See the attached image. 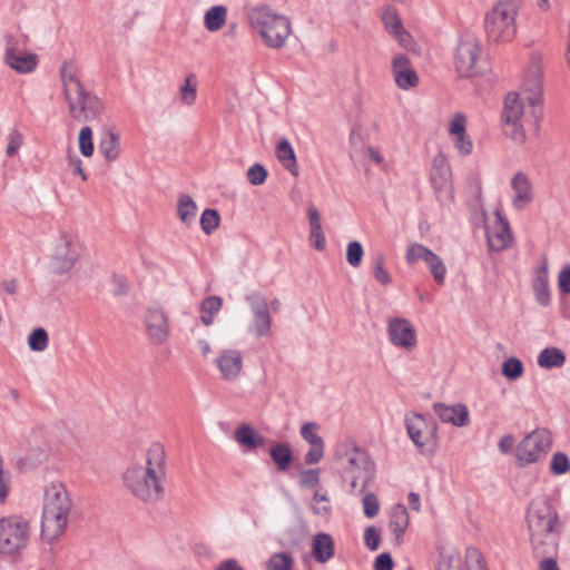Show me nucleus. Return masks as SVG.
Segmentation results:
<instances>
[{
	"label": "nucleus",
	"mask_w": 570,
	"mask_h": 570,
	"mask_svg": "<svg viewBox=\"0 0 570 570\" xmlns=\"http://www.w3.org/2000/svg\"><path fill=\"white\" fill-rule=\"evenodd\" d=\"M542 83L540 75L534 71L531 78L523 82L522 94L509 92L504 99L502 111L503 132L515 144L525 141L524 127L539 129L543 117Z\"/></svg>",
	"instance_id": "nucleus-1"
},
{
	"label": "nucleus",
	"mask_w": 570,
	"mask_h": 570,
	"mask_svg": "<svg viewBox=\"0 0 570 570\" xmlns=\"http://www.w3.org/2000/svg\"><path fill=\"white\" fill-rule=\"evenodd\" d=\"M166 452L160 443H153L142 463L128 466L121 481L125 489L138 501L154 504L166 493Z\"/></svg>",
	"instance_id": "nucleus-2"
},
{
	"label": "nucleus",
	"mask_w": 570,
	"mask_h": 570,
	"mask_svg": "<svg viewBox=\"0 0 570 570\" xmlns=\"http://www.w3.org/2000/svg\"><path fill=\"white\" fill-rule=\"evenodd\" d=\"M525 519L534 554H556L562 523L551 502L544 497L534 498L528 507Z\"/></svg>",
	"instance_id": "nucleus-3"
},
{
	"label": "nucleus",
	"mask_w": 570,
	"mask_h": 570,
	"mask_svg": "<svg viewBox=\"0 0 570 570\" xmlns=\"http://www.w3.org/2000/svg\"><path fill=\"white\" fill-rule=\"evenodd\" d=\"M62 94L70 117L78 122L98 119L104 110V101L88 90L80 79V68L75 60H66L60 68Z\"/></svg>",
	"instance_id": "nucleus-4"
},
{
	"label": "nucleus",
	"mask_w": 570,
	"mask_h": 570,
	"mask_svg": "<svg viewBox=\"0 0 570 570\" xmlns=\"http://www.w3.org/2000/svg\"><path fill=\"white\" fill-rule=\"evenodd\" d=\"M333 463L342 476L351 475V488L364 493L375 479V465L367 452L358 446L353 439L338 442L334 449Z\"/></svg>",
	"instance_id": "nucleus-5"
},
{
	"label": "nucleus",
	"mask_w": 570,
	"mask_h": 570,
	"mask_svg": "<svg viewBox=\"0 0 570 570\" xmlns=\"http://www.w3.org/2000/svg\"><path fill=\"white\" fill-rule=\"evenodd\" d=\"M73 503L61 482H51L46 487L41 515V538L53 542L66 531Z\"/></svg>",
	"instance_id": "nucleus-6"
},
{
	"label": "nucleus",
	"mask_w": 570,
	"mask_h": 570,
	"mask_svg": "<svg viewBox=\"0 0 570 570\" xmlns=\"http://www.w3.org/2000/svg\"><path fill=\"white\" fill-rule=\"evenodd\" d=\"M247 16L252 28L261 35L267 47L279 49L285 45L292 31L287 17L274 12L267 6L254 7Z\"/></svg>",
	"instance_id": "nucleus-7"
},
{
	"label": "nucleus",
	"mask_w": 570,
	"mask_h": 570,
	"mask_svg": "<svg viewBox=\"0 0 570 570\" xmlns=\"http://www.w3.org/2000/svg\"><path fill=\"white\" fill-rule=\"evenodd\" d=\"M520 7L521 0L497 1L484 18V30L489 41L505 43L515 37V19Z\"/></svg>",
	"instance_id": "nucleus-8"
},
{
	"label": "nucleus",
	"mask_w": 570,
	"mask_h": 570,
	"mask_svg": "<svg viewBox=\"0 0 570 570\" xmlns=\"http://www.w3.org/2000/svg\"><path fill=\"white\" fill-rule=\"evenodd\" d=\"M31 524L28 519L19 514L0 518V554L16 556L29 543Z\"/></svg>",
	"instance_id": "nucleus-9"
},
{
	"label": "nucleus",
	"mask_w": 570,
	"mask_h": 570,
	"mask_svg": "<svg viewBox=\"0 0 570 570\" xmlns=\"http://www.w3.org/2000/svg\"><path fill=\"white\" fill-rule=\"evenodd\" d=\"M405 428L409 438L422 454H434L438 446V426L433 420L410 412L405 415Z\"/></svg>",
	"instance_id": "nucleus-10"
},
{
	"label": "nucleus",
	"mask_w": 570,
	"mask_h": 570,
	"mask_svg": "<svg viewBox=\"0 0 570 570\" xmlns=\"http://www.w3.org/2000/svg\"><path fill=\"white\" fill-rule=\"evenodd\" d=\"M551 445L550 432L546 429H535L517 445L515 459L520 466L535 463L547 456Z\"/></svg>",
	"instance_id": "nucleus-11"
},
{
	"label": "nucleus",
	"mask_w": 570,
	"mask_h": 570,
	"mask_svg": "<svg viewBox=\"0 0 570 570\" xmlns=\"http://www.w3.org/2000/svg\"><path fill=\"white\" fill-rule=\"evenodd\" d=\"M481 56V45L476 36L464 33L459 40L454 65L461 77H472L479 72L478 60Z\"/></svg>",
	"instance_id": "nucleus-12"
},
{
	"label": "nucleus",
	"mask_w": 570,
	"mask_h": 570,
	"mask_svg": "<svg viewBox=\"0 0 570 570\" xmlns=\"http://www.w3.org/2000/svg\"><path fill=\"white\" fill-rule=\"evenodd\" d=\"M246 302L249 304L253 313L249 332H252L256 337L268 335L272 327V317L267 299L263 295L254 293L246 296Z\"/></svg>",
	"instance_id": "nucleus-13"
},
{
	"label": "nucleus",
	"mask_w": 570,
	"mask_h": 570,
	"mask_svg": "<svg viewBox=\"0 0 570 570\" xmlns=\"http://www.w3.org/2000/svg\"><path fill=\"white\" fill-rule=\"evenodd\" d=\"M386 330L392 345L406 352L415 348L417 343L416 331L409 320L403 317L391 318Z\"/></svg>",
	"instance_id": "nucleus-14"
},
{
	"label": "nucleus",
	"mask_w": 570,
	"mask_h": 570,
	"mask_svg": "<svg viewBox=\"0 0 570 570\" xmlns=\"http://www.w3.org/2000/svg\"><path fill=\"white\" fill-rule=\"evenodd\" d=\"M145 325L148 340L154 345L165 343L170 333L169 320L158 306H149L145 314Z\"/></svg>",
	"instance_id": "nucleus-15"
},
{
	"label": "nucleus",
	"mask_w": 570,
	"mask_h": 570,
	"mask_svg": "<svg viewBox=\"0 0 570 570\" xmlns=\"http://www.w3.org/2000/svg\"><path fill=\"white\" fill-rule=\"evenodd\" d=\"M495 219L492 224L487 225L488 246L493 252L507 249L512 243V234L508 219L497 209L494 212Z\"/></svg>",
	"instance_id": "nucleus-16"
},
{
	"label": "nucleus",
	"mask_w": 570,
	"mask_h": 570,
	"mask_svg": "<svg viewBox=\"0 0 570 570\" xmlns=\"http://www.w3.org/2000/svg\"><path fill=\"white\" fill-rule=\"evenodd\" d=\"M452 171L444 154L439 153L432 163L430 180L438 195H450L452 191Z\"/></svg>",
	"instance_id": "nucleus-17"
},
{
	"label": "nucleus",
	"mask_w": 570,
	"mask_h": 570,
	"mask_svg": "<svg viewBox=\"0 0 570 570\" xmlns=\"http://www.w3.org/2000/svg\"><path fill=\"white\" fill-rule=\"evenodd\" d=\"M79 257V250L71 236H63L62 244L58 247L52 259L51 268L56 274H62L70 271Z\"/></svg>",
	"instance_id": "nucleus-18"
},
{
	"label": "nucleus",
	"mask_w": 570,
	"mask_h": 570,
	"mask_svg": "<svg viewBox=\"0 0 570 570\" xmlns=\"http://www.w3.org/2000/svg\"><path fill=\"white\" fill-rule=\"evenodd\" d=\"M449 134L453 137V144L456 150L468 156L473 150V142L466 134V117L462 112L454 114L449 124Z\"/></svg>",
	"instance_id": "nucleus-19"
},
{
	"label": "nucleus",
	"mask_w": 570,
	"mask_h": 570,
	"mask_svg": "<svg viewBox=\"0 0 570 570\" xmlns=\"http://www.w3.org/2000/svg\"><path fill=\"white\" fill-rule=\"evenodd\" d=\"M392 70L395 83L403 90L416 87L419 77L415 70L411 67L410 59L405 55H397L392 61Z\"/></svg>",
	"instance_id": "nucleus-20"
},
{
	"label": "nucleus",
	"mask_w": 570,
	"mask_h": 570,
	"mask_svg": "<svg viewBox=\"0 0 570 570\" xmlns=\"http://www.w3.org/2000/svg\"><path fill=\"white\" fill-rule=\"evenodd\" d=\"M433 411L444 423H451L459 428L466 426L470 423L469 411L464 404L434 403Z\"/></svg>",
	"instance_id": "nucleus-21"
},
{
	"label": "nucleus",
	"mask_w": 570,
	"mask_h": 570,
	"mask_svg": "<svg viewBox=\"0 0 570 570\" xmlns=\"http://www.w3.org/2000/svg\"><path fill=\"white\" fill-rule=\"evenodd\" d=\"M511 188L514 191L512 205L515 209H524L533 199L532 185L523 171H518L511 179Z\"/></svg>",
	"instance_id": "nucleus-22"
},
{
	"label": "nucleus",
	"mask_w": 570,
	"mask_h": 570,
	"mask_svg": "<svg viewBox=\"0 0 570 570\" xmlns=\"http://www.w3.org/2000/svg\"><path fill=\"white\" fill-rule=\"evenodd\" d=\"M4 60L7 65L19 73L32 72L38 65L36 53H27L13 47H7Z\"/></svg>",
	"instance_id": "nucleus-23"
},
{
	"label": "nucleus",
	"mask_w": 570,
	"mask_h": 570,
	"mask_svg": "<svg viewBox=\"0 0 570 570\" xmlns=\"http://www.w3.org/2000/svg\"><path fill=\"white\" fill-rule=\"evenodd\" d=\"M217 366L225 380H235L243 367V356L239 351L224 350L216 361Z\"/></svg>",
	"instance_id": "nucleus-24"
},
{
	"label": "nucleus",
	"mask_w": 570,
	"mask_h": 570,
	"mask_svg": "<svg viewBox=\"0 0 570 570\" xmlns=\"http://www.w3.org/2000/svg\"><path fill=\"white\" fill-rule=\"evenodd\" d=\"M98 151L107 161L116 160L120 154L119 134L105 128L100 134Z\"/></svg>",
	"instance_id": "nucleus-25"
},
{
	"label": "nucleus",
	"mask_w": 570,
	"mask_h": 570,
	"mask_svg": "<svg viewBox=\"0 0 570 570\" xmlns=\"http://www.w3.org/2000/svg\"><path fill=\"white\" fill-rule=\"evenodd\" d=\"M537 302L542 306H548L551 302V294L548 278V263L543 261L541 267L537 271L532 283Z\"/></svg>",
	"instance_id": "nucleus-26"
},
{
	"label": "nucleus",
	"mask_w": 570,
	"mask_h": 570,
	"mask_svg": "<svg viewBox=\"0 0 570 570\" xmlns=\"http://www.w3.org/2000/svg\"><path fill=\"white\" fill-rule=\"evenodd\" d=\"M312 553L318 562H327L335 553L333 538L327 533L315 534L312 540Z\"/></svg>",
	"instance_id": "nucleus-27"
},
{
	"label": "nucleus",
	"mask_w": 570,
	"mask_h": 570,
	"mask_svg": "<svg viewBox=\"0 0 570 570\" xmlns=\"http://www.w3.org/2000/svg\"><path fill=\"white\" fill-rule=\"evenodd\" d=\"M307 216L311 227L309 239L317 250H323L326 246V239L321 224L320 212L314 205H311L307 208Z\"/></svg>",
	"instance_id": "nucleus-28"
},
{
	"label": "nucleus",
	"mask_w": 570,
	"mask_h": 570,
	"mask_svg": "<svg viewBox=\"0 0 570 570\" xmlns=\"http://www.w3.org/2000/svg\"><path fill=\"white\" fill-rule=\"evenodd\" d=\"M409 513L403 504L393 508L390 517L389 528L395 534L396 543L402 542L403 534L409 527Z\"/></svg>",
	"instance_id": "nucleus-29"
},
{
	"label": "nucleus",
	"mask_w": 570,
	"mask_h": 570,
	"mask_svg": "<svg viewBox=\"0 0 570 570\" xmlns=\"http://www.w3.org/2000/svg\"><path fill=\"white\" fill-rule=\"evenodd\" d=\"M275 155L285 169L294 176L298 175L296 155L287 139L284 138L277 144Z\"/></svg>",
	"instance_id": "nucleus-30"
},
{
	"label": "nucleus",
	"mask_w": 570,
	"mask_h": 570,
	"mask_svg": "<svg viewBox=\"0 0 570 570\" xmlns=\"http://www.w3.org/2000/svg\"><path fill=\"white\" fill-rule=\"evenodd\" d=\"M235 440L239 445L254 450L264 446L265 438L249 425H242L235 431Z\"/></svg>",
	"instance_id": "nucleus-31"
},
{
	"label": "nucleus",
	"mask_w": 570,
	"mask_h": 570,
	"mask_svg": "<svg viewBox=\"0 0 570 570\" xmlns=\"http://www.w3.org/2000/svg\"><path fill=\"white\" fill-rule=\"evenodd\" d=\"M269 455L281 472L287 471L293 462V452L287 443H276L273 445L269 449Z\"/></svg>",
	"instance_id": "nucleus-32"
},
{
	"label": "nucleus",
	"mask_w": 570,
	"mask_h": 570,
	"mask_svg": "<svg viewBox=\"0 0 570 570\" xmlns=\"http://www.w3.org/2000/svg\"><path fill=\"white\" fill-rule=\"evenodd\" d=\"M227 20V8L225 6H214L209 8L204 16V24L210 32L219 31Z\"/></svg>",
	"instance_id": "nucleus-33"
},
{
	"label": "nucleus",
	"mask_w": 570,
	"mask_h": 570,
	"mask_svg": "<svg viewBox=\"0 0 570 570\" xmlns=\"http://www.w3.org/2000/svg\"><path fill=\"white\" fill-rule=\"evenodd\" d=\"M537 362L542 368H558L566 363V354L558 347H546L539 353Z\"/></svg>",
	"instance_id": "nucleus-34"
},
{
	"label": "nucleus",
	"mask_w": 570,
	"mask_h": 570,
	"mask_svg": "<svg viewBox=\"0 0 570 570\" xmlns=\"http://www.w3.org/2000/svg\"><path fill=\"white\" fill-rule=\"evenodd\" d=\"M197 206L189 195H181L177 203V215L184 224L194 222Z\"/></svg>",
	"instance_id": "nucleus-35"
},
{
	"label": "nucleus",
	"mask_w": 570,
	"mask_h": 570,
	"mask_svg": "<svg viewBox=\"0 0 570 570\" xmlns=\"http://www.w3.org/2000/svg\"><path fill=\"white\" fill-rule=\"evenodd\" d=\"M197 98V80L194 73L186 77L184 85L179 88V99L183 105L191 106Z\"/></svg>",
	"instance_id": "nucleus-36"
},
{
	"label": "nucleus",
	"mask_w": 570,
	"mask_h": 570,
	"mask_svg": "<svg viewBox=\"0 0 570 570\" xmlns=\"http://www.w3.org/2000/svg\"><path fill=\"white\" fill-rule=\"evenodd\" d=\"M432 253L433 252L426 246L419 243H413L409 245V247L406 248L405 261L409 265H414L419 261H423L424 263H426Z\"/></svg>",
	"instance_id": "nucleus-37"
},
{
	"label": "nucleus",
	"mask_w": 570,
	"mask_h": 570,
	"mask_svg": "<svg viewBox=\"0 0 570 570\" xmlns=\"http://www.w3.org/2000/svg\"><path fill=\"white\" fill-rule=\"evenodd\" d=\"M501 372L502 375L508 380L517 381L522 376L524 372V366L520 358L511 356L502 363Z\"/></svg>",
	"instance_id": "nucleus-38"
},
{
	"label": "nucleus",
	"mask_w": 570,
	"mask_h": 570,
	"mask_svg": "<svg viewBox=\"0 0 570 570\" xmlns=\"http://www.w3.org/2000/svg\"><path fill=\"white\" fill-rule=\"evenodd\" d=\"M294 564V558L288 552H275L273 553L267 563L266 570H292Z\"/></svg>",
	"instance_id": "nucleus-39"
},
{
	"label": "nucleus",
	"mask_w": 570,
	"mask_h": 570,
	"mask_svg": "<svg viewBox=\"0 0 570 570\" xmlns=\"http://www.w3.org/2000/svg\"><path fill=\"white\" fill-rule=\"evenodd\" d=\"M425 264H426L430 273L432 274L434 281L439 285H442L444 283L445 275H446V267H445V264L443 263L442 258L439 255H436L435 253H432V255H430V258Z\"/></svg>",
	"instance_id": "nucleus-40"
},
{
	"label": "nucleus",
	"mask_w": 570,
	"mask_h": 570,
	"mask_svg": "<svg viewBox=\"0 0 570 570\" xmlns=\"http://www.w3.org/2000/svg\"><path fill=\"white\" fill-rule=\"evenodd\" d=\"M48 343L49 336L43 327L35 328L28 337L29 348L33 352L45 351L48 347Z\"/></svg>",
	"instance_id": "nucleus-41"
},
{
	"label": "nucleus",
	"mask_w": 570,
	"mask_h": 570,
	"mask_svg": "<svg viewBox=\"0 0 570 570\" xmlns=\"http://www.w3.org/2000/svg\"><path fill=\"white\" fill-rule=\"evenodd\" d=\"M220 223V216L216 209L207 208L203 212L200 216V227L203 232L207 235H210L215 232Z\"/></svg>",
	"instance_id": "nucleus-42"
},
{
	"label": "nucleus",
	"mask_w": 570,
	"mask_h": 570,
	"mask_svg": "<svg viewBox=\"0 0 570 570\" xmlns=\"http://www.w3.org/2000/svg\"><path fill=\"white\" fill-rule=\"evenodd\" d=\"M363 255L364 249L360 242L352 240L347 244L346 261L352 267L356 268L361 265Z\"/></svg>",
	"instance_id": "nucleus-43"
},
{
	"label": "nucleus",
	"mask_w": 570,
	"mask_h": 570,
	"mask_svg": "<svg viewBox=\"0 0 570 570\" xmlns=\"http://www.w3.org/2000/svg\"><path fill=\"white\" fill-rule=\"evenodd\" d=\"M79 150L82 156L90 157L94 154L92 130L85 126L79 131Z\"/></svg>",
	"instance_id": "nucleus-44"
},
{
	"label": "nucleus",
	"mask_w": 570,
	"mask_h": 570,
	"mask_svg": "<svg viewBox=\"0 0 570 570\" xmlns=\"http://www.w3.org/2000/svg\"><path fill=\"white\" fill-rule=\"evenodd\" d=\"M318 425L314 422H306L301 426L302 438L311 445L324 443L322 436L317 434Z\"/></svg>",
	"instance_id": "nucleus-45"
},
{
	"label": "nucleus",
	"mask_w": 570,
	"mask_h": 570,
	"mask_svg": "<svg viewBox=\"0 0 570 570\" xmlns=\"http://www.w3.org/2000/svg\"><path fill=\"white\" fill-rule=\"evenodd\" d=\"M365 517L372 519L380 512V502L377 497L372 492H366L362 500Z\"/></svg>",
	"instance_id": "nucleus-46"
},
{
	"label": "nucleus",
	"mask_w": 570,
	"mask_h": 570,
	"mask_svg": "<svg viewBox=\"0 0 570 570\" xmlns=\"http://www.w3.org/2000/svg\"><path fill=\"white\" fill-rule=\"evenodd\" d=\"M246 176L253 186H259L265 183L268 174L263 165L254 164L248 168Z\"/></svg>",
	"instance_id": "nucleus-47"
},
{
	"label": "nucleus",
	"mask_w": 570,
	"mask_h": 570,
	"mask_svg": "<svg viewBox=\"0 0 570 570\" xmlns=\"http://www.w3.org/2000/svg\"><path fill=\"white\" fill-rule=\"evenodd\" d=\"M550 470L553 474H564L569 470V459L562 452H557L552 455Z\"/></svg>",
	"instance_id": "nucleus-48"
},
{
	"label": "nucleus",
	"mask_w": 570,
	"mask_h": 570,
	"mask_svg": "<svg viewBox=\"0 0 570 570\" xmlns=\"http://www.w3.org/2000/svg\"><path fill=\"white\" fill-rule=\"evenodd\" d=\"M381 542V532L374 527L370 525L364 531V543L371 551H376Z\"/></svg>",
	"instance_id": "nucleus-49"
},
{
	"label": "nucleus",
	"mask_w": 570,
	"mask_h": 570,
	"mask_svg": "<svg viewBox=\"0 0 570 570\" xmlns=\"http://www.w3.org/2000/svg\"><path fill=\"white\" fill-rule=\"evenodd\" d=\"M373 276L379 283L383 285L391 283V276L384 267V257L382 255H379L375 259Z\"/></svg>",
	"instance_id": "nucleus-50"
},
{
	"label": "nucleus",
	"mask_w": 570,
	"mask_h": 570,
	"mask_svg": "<svg viewBox=\"0 0 570 570\" xmlns=\"http://www.w3.org/2000/svg\"><path fill=\"white\" fill-rule=\"evenodd\" d=\"M301 484L304 488H314L320 483V470L309 469L299 473Z\"/></svg>",
	"instance_id": "nucleus-51"
},
{
	"label": "nucleus",
	"mask_w": 570,
	"mask_h": 570,
	"mask_svg": "<svg viewBox=\"0 0 570 570\" xmlns=\"http://www.w3.org/2000/svg\"><path fill=\"white\" fill-rule=\"evenodd\" d=\"M222 304V298L218 296L206 297L200 305L202 313L215 315L219 312Z\"/></svg>",
	"instance_id": "nucleus-52"
},
{
	"label": "nucleus",
	"mask_w": 570,
	"mask_h": 570,
	"mask_svg": "<svg viewBox=\"0 0 570 570\" xmlns=\"http://www.w3.org/2000/svg\"><path fill=\"white\" fill-rule=\"evenodd\" d=\"M8 139H9V141H8L6 153H7L8 157H12L18 151V149L21 147L22 135L17 129H13L9 134Z\"/></svg>",
	"instance_id": "nucleus-53"
},
{
	"label": "nucleus",
	"mask_w": 570,
	"mask_h": 570,
	"mask_svg": "<svg viewBox=\"0 0 570 570\" xmlns=\"http://www.w3.org/2000/svg\"><path fill=\"white\" fill-rule=\"evenodd\" d=\"M324 456V443L317 445H311V449L306 452L304 460L306 464H316Z\"/></svg>",
	"instance_id": "nucleus-54"
},
{
	"label": "nucleus",
	"mask_w": 570,
	"mask_h": 570,
	"mask_svg": "<svg viewBox=\"0 0 570 570\" xmlns=\"http://www.w3.org/2000/svg\"><path fill=\"white\" fill-rule=\"evenodd\" d=\"M560 292L570 295V265L564 266L558 276Z\"/></svg>",
	"instance_id": "nucleus-55"
},
{
	"label": "nucleus",
	"mask_w": 570,
	"mask_h": 570,
	"mask_svg": "<svg viewBox=\"0 0 570 570\" xmlns=\"http://www.w3.org/2000/svg\"><path fill=\"white\" fill-rule=\"evenodd\" d=\"M393 559L390 553L384 552L376 557L374 570H393Z\"/></svg>",
	"instance_id": "nucleus-56"
},
{
	"label": "nucleus",
	"mask_w": 570,
	"mask_h": 570,
	"mask_svg": "<svg viewBox=\"0 0 570 570\" xmlns=\"http://www.w3.org/2000/svg\"><path fill=\"white\" fill-rule=\"evenodd\" d=\"M112 284L115 285V295L120 296L128 293V284L126 283L125 278L120 275H114L112 276Z\"/></svg>",
	"instance_id": "nucleus-57"
},
{
	"label": "nucleus",
	"mask_w": 570,
	"mask_h": 570,
	"mask_svg": "<svg viewBox=\"0 0 570 570\" xmlns=\"http://www.w3.org/2000/svg\"><path fill=\"white\" fill-rule=\"evenodd\" d=\"M498 446L502 453H510L514 446V438L512 435L502 436L499 441Z\"/></svg>",
	"instance_id": "nucleus-58"
},
{
	"label": "nucleus",
	"mask_w": 570,
	"mask_h": 570,
	"mask_svg": "<svg viewBox=\"0 0 570 570\" xmlns=\"http://www.w3.org/2000/svg\"><path fill=\"white\" fill-rule=\"evenodd\" d=\"M553 556L554 554H547L542 557L543 559L540 562V570H560Z\"/></svg>",
	"instance_id": "nucleus-59"
},
{
	"label": "nucleus",
	"mask_w": 570,
	"mask_h": 570,
	"mask_svg": "<svg viewBox=\"0 0 570 570\" xmlns=\"http://www.w3.org/2000/svg\"><path fill=\"white\" fill-rule=\"evenodd\" d=\"M81 160L77 156L69 157V165L73 167V173L80 175L82 180L87 179V175L82 169Z\"/></svg>",
	"instance_id": "nucleus-60"
},
{
	"label": "nucleus",
	"mask_w": 570,
	"mask_h": 570,
	"mask_svg": "<svg viewBox=\"0 0 570 570\" xmlns=\"http://www.w3.org/2000/svg\"><path fill=\"white\" fill-rule=\"evenodd\" d=\"M215 570H244L237 560L227 559L220 562Z\"/></svg>",
	"instance_id": "nucleus-61"
},
{
	"label": "nucleus",
	"mask_w": 570,
	"mask_h": 570,
	"mask_svg": "<svg viewBox=\"0 0 570 570\" xmlns=\"http://www.w3.org/2000/svg\"><path fill=\"white\" fill-rule=\"evenodd\" d=\"M17 281L14 278L4 279L1 283V288L9 295H14L17 293Z\"/></svg>",
	"instance_id": "nucleus-62"
},
{
	"label": "nucleus",
	"mask_w": 570,
	"mask_h": 570,
	"mask_svg": "<svg viewBox=\"0 0 570 570\" xmlns=\"http://www.w3.org/2000/svg\"><path fill=\"white\" fill-rule=\"evenodd\" d=\"M407 501L414 511H420L421 504H420V495L415 492H410L407 495Z\"/></svg>",
	"instance_id": "nucleus-63"
},
{
	"label": "nucleus",
	"mask_w": 570,
	"mask_h": 570,
	"mask_svg": "<svg viewBox=\"0 0 570 570\" xmlns=\"http://www.w3.org/2000/svg\"><path fill=\"white\" fill-rule=\"evenodd\" d=\"M473 556L475 557V570H487L481 553L478 550H473L470 557L472 558Z\"/></svg>",
	"instance_id": "nucleus-64"
}]
</instances>
